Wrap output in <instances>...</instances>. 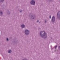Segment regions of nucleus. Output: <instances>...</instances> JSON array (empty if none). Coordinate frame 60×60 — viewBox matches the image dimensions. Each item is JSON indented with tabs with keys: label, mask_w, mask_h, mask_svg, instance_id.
I'll return each instance as SVG.
<instances>
[{
	"label": "nucleus",
	"mask_w": 60,
	"mask_h": 60,
	"mask_svg": "<svg viewBox=\"0 0 60 60\" xmlns=\"http://www.w3.org/2000/svg\"><path fill=\"white\" fill-rule=\"evenodd\" d=\"M40 34L41 37L42 38L46 39L47 38V34L44 31H40Z\"/></svg>",
	"instance_id": "obj_1"
},
{
	"label": "nucleus",
	"mask_w": 60,
	"mask_h": 60,
	"mask_svg": "<svg viewBox=\"0 0 60 60\" xmlns=\"http://www.w3.org/2000/svg\"><path fill=\"white\" fill-rule=\"evenodd\" d=\"M30 33V31L28 29H26L24 30V33L26 35H28Z\"/></svg>",
	"instance_id": "obj_2"
},
{
	"label": "nucleus",
	"mask_w": 60,
	"mask_h": 60,
	"mask_svg": "<svg viewBox=\"0 0 60 60\" xmlns=\"http://www.w3.org/2000/svg\"><path fill=\"white\" fill-rule=\"evenodd\" d=\"M30 3L31 5H35V1L34 0H32L30 1Z\"/></svg>",
	"instance_id": "obj_3"
},
{
	"label": "nucleus",
	"mask_w": 60,
	"mask_h": 60,
	"mask_svg": "<svg viewBox=\"0 0 60 60\" xmlns=\"http://www.w3.org/2000/svg\"><path fill=\"white\" fill-rule=\"evenodd\" d=\"M51 21L53 23H54L55 21V17L54 16L52 17L51 19Z\"/></svg>",
	"instance_id": "obj_4"
},
{
	"label": "nucleus",
	"mask_w": 60,
	"mask_h": 60,
	"mask_svg": "<svg viewBox=\"0 0 60 60\" xmlns=\"http://www.w3.org/2000/svg\"><path fill=\"white\" fill-rule=\"evenodd\" d=\"M35 18H36V16L35 15H32L31 16V18L33 19H35Z\"/></svg>",
	"instance_id": "obj_5"
},
{
	"label": "nucleus",
	"mask_w": 60,
	"mask_h": 60,
	"mask_svg": "<svg viewBox=\"0 0 60 60\" xmlns=\"http://www.w3.org/2000/svg\"><path fill=\"white\" fill-rule=\"evenodd\" d=\"M57 17L60 19V11H59L57 13Z\"/></svg>",
	"instance_id": "obj_6"
},
{
	"label": "nucleus",
	"mask_w": 60,
	"mask_h": 60,
	"mask_svg": "<svg viewBox=\"0 0 60 60\" xmlns=\"http://www.w3.org/2000/svg\"><path fill=\"white\" fill-rule=\"evenodd\" d=\"M3 12L2 10H0V16H2L3 15Z\"/></svg>",
	"instance_id": "obj_7"
},
{
	"label": "nucleus",
	"mask_w": 60,
	"mask_h": 60,
	"mask_svg": "<svg viewBox=\"0 0 60 60\" xmlns=\"http://www.w3.org/2000/svg\"><path fill=\"white\" fill-rule=\"evenodd\" d=\"M21 27L22 28H24L25 27V25L24 24H22L21 26Z\"/></svg>",
	"instance_id": "obj_8"
},
{
	"label": "nucleus",
	"mask_w": 60,
	"mask_h": 60,
	"mask_svg": "<svg viewBox=\"0 0 60 60\" xmlns=\"http://www.w3.org/2000/svg\"><path fill=\"white\" fill-rule=\"evenodd\" d=\"M11 52H12V51L11 50H9L8 51V53H11Z\"/></svg>",
	"instance_id": "obj_9"
},
{
	"label": "nucleus",
	"mask_w": 60,
	"mask_h": 60,
	"mask_svg": "<svg viewBox=\"0 0 60 60\" xmlns=\"http://www.w3.org/2000/svg\"><path fill=\"white\" fill-rule=\"evenodd\" d=\"M7 13L8 15L10 14H11V12L9 11V10H8L7 11Z\"/></svg>",
	"instance_id": "obj_10"
},
{
	"label": "nucleus",
	"mask_w": 60,
	"mask_h": 60,
	"mask_svg": "<svg viewBox=\"0 0 60 60\" xmlns=\"http://www.w3.org/2000/svg\"><path fill=\"white\" fill-rule=\"evenodd\" d=\"M57 48V45H56L55 47H54V48L55 49V52L56 51V49Z\"/></svg>",
	"instance_id": "obj_11"
},
{
	"label": "nucleus",
	"mask_w": 60,
	"mask_h": 60,
	"mask_svg": "<svg viewBox=\"0 0 60 60\" xmlns=\"http://www.w3.org/2000/svg\"><path fill=\"white\" fill-rule=\"evenodd\" d=\"M9 38H6V41H9Z\"/></svg>",
	"instance_id": "obj_12"
},
{
	"label": "nucleus",
	"mask_w": 60,
	"mask_h": 60,
	"mask_svg": "<svg viewBox=\"0 0 60 60\" xmlns=\"http://www.w3.org/2000/svg\"><path fill=\"white\" fill-rule=\"evenodd\" d=\"M4 1V0H0V3L1 2H3Z\"/></svg>",
	"instance_id": "obj_13"
},
{
	"label": "nucleus",
	"mask_w": 60,
	"mask_h": 60,
	"mask_svg": "<svg viewBox=\"0 0 60 60\" xmlns=\"http://www.w3.org/2000/svg\"><path fill=\"white\" fill-rule=\"evenodd\" d=\"M22 10H20V12H22Z\"/></svg>",
	"instance_id": "obj_14"
},
{
	"label": "nucleus",
	"mask_w": 60,
	"mask_h": 60,
	"mask_svg": "<svg viewBox=\"0 0 60 60\" xmlns=\"http://www.w3.org/2000/svg\"><path fill=\"white\" fill-rule=\"evenodd\" d=\"M47 20H45V23H47Z\"/></svg>",
	"instance_id": "obj_15"
},
{
	"label": "nucleus",
	"mask_w": 60,
	"mask_h": 60,
	"mask_svg": "<svg viewBox=\"0 0 60 60\" xmlns=\"http://www.w3.org/2000/svg\"><path fill=\"white\" fill-rule=\"evenodd\" d=\"M49 18L50 19H51V16H49Z\"/></svg>",
	"instance_id": "obj_16"
},
{
	"label": "nucleus",
	"mask_w": 60,
	"mask_h": 60,
	"mask_svg": "<svg viewBox=\"0 0 60 60\" xmlns=\"http://www.w3.org/2000/svg\"><path fill=\"white\" fill-rule=\"evenodd\" d=\"M39 20H37V23H38V22H39Z\"/></svg>",
	"instance_id": "obj_17"
},
{
	"label": "nucleus",
	"mask_w": 60,
	"mask_h": 60,
	"mask_svg": "<svg viewBox=\"0 0 60 60\" xmlns=\"http://www.w3.org/2000/svg\"><path fill=\"white\" fill-rule=\"evenodd\" d=\"M57 51H58V50H57Z\"/></svg>",
	"instance_id": "obj_18"
}]
</instances>
